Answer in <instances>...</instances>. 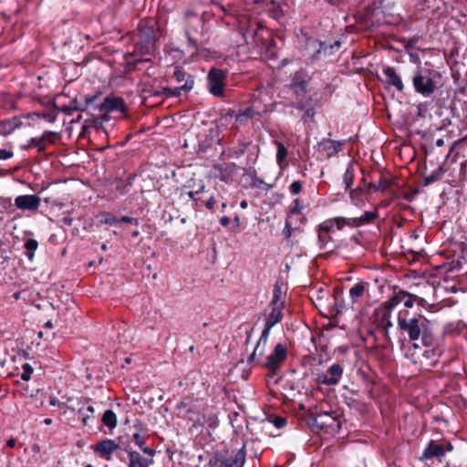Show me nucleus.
Returning <instances> with one entry per match:
<instances>
[{
  "label": "nucleus",
  "instance_id": "obj_59",
  "mask_svg": "<svg viewBox=\"0 0 467 467\" xmlns=\"http://www.w3.org/2000/svg\"><path fill=\"white\" fill-rule=\"evenodd\" d=\"M230 223V219L229 217L227 216H223L221 219H220V223L223 225V226H227Z\"/></svg>",
  "mask_w": 467,
  "mask_h": 467
},
{
  "label": "nucleus",
  "instance_id": "obj_62",
  "mask_svg": "<svg viewBox=\"0 0 467 467\" xmlns=\"http://www.w3.org/2000/svg\"><path fill=\"white\" fill-rule=\"evenodd\" d=\"M62 221L65 224L71 225L73 219L71 217L67 216V217H64Z\"/></svg>",
  "mask_w": 467,
  "mask_h": 467
},
{
  "label": "nucleus",
  "instance_id": "obj_32",
  "mask_svg": "<svg viewBox=\"0 0 467 467\" xmlns=\"http://www.w3.org/2000/svg\"><path fill=\"white\" fill-rule=\"evenodd\" d=\"M275 144L277 146L276 161L279 166H282L287 157V149L282 142L276 141Z\"/></svg>",
  "mask_w": 467,
  "mask_h": 467
},
{
  "label": "nucleus",
  "instance_id": "obj_18",
  "mask_svg": "<svg viewBox=\"0 0 467 467\" xmlns=\"http://www.w3.org/2000/svg\"><path fill=\"white\" fill-rule=\"evenodd\" d=\"M307 84L306 76L302 70H299L292 76L289 87L295 94L303 97L307 91Z\"/></svg>",
  "mask_w": 467,
  "mask_h": 467
},
{
  "label": "nucleus",
  "instance_id": "obj_34",
  "mask_svg": "<svg viewBox=\"0 0 467 467\" xmlns=\"http://www.w3.org/2000/svg\"><path fill=\"white\" fill-rule=\"evenodd\" d=\"M443 174V167L440 166L436 171L425 178V184H431L439 181Z\"/></svg>",
  "mask_w": 467,
  "mask_h": 467
},
{
  "label": "nucleus",
  "instance_id": "obj_36",
  "mask_svg": "<svg viewBox=\"0 0 467 467\" xmlns=\"http://www.w3.org/2000/svg\"><path fill=\"white\" fill-rule=\"evenodd\" d=\"M295 224H296V223L294 222V220H291V218H286L285 219V228L283 230V234L285 235V237L287 240L291 238L292 233L296 229V227H294Z\"/></svg>",
  "mask_w": 467,
  "mask_h": 467
},
{
  "label": "nucleus",
  "instance_id": "obj_16",
  "mask_svg": "<svg viewBox=\"0 0 467 467\" xmlns=\"http://www.w3.org/2000/svg\"><path fill=\"white\" fill-rule=\"evenodd\" d=\"M445 455V447L434 440H431L424 449L420 461L432 460L434 458H442Z\"/></svg>",
  "mask_w": 467,
  "mask_h": 467
},
{
  "label": "nucleus",
  "instance_id": "obj_56",
  "mask_svg": "<svg viewBox=\"0 0 467 467\" xmlns=\"http://www.w3.org/2000/svg\"><path fill=\"white\" fill-rule=\"evenodd\" d=\"M328 4L332 5H341L348 2V0H326Z\"/></svg>",
  "mask_w": 467,
  "mask_h": 467
},
{
  "label": "nucleus",
  "instance_id": "obj_17",
  "mask_svg": "<svg viewBox=\"0 0 467 467\" xmlns=\"http://www.w3.org/2000/svg\"><path fill=\"white\" fill-rule=\"evenodd\" d=\"M119 449V446L115 441L106 439L95 445L94 451L98 453L101 458L109 461L111 459V454Z\"/></svg>",
  "mask_w": 467,
  "mask_h": 467
},
{
  "label": "nucleus",
  "instance_id": "obj_12",
  "mask_svg": "<svg viewBox=\"0 0 467 467\" xmlns=\"http://www.w3.org/2000/svg\"><path fill=\"white\" fill-rule=\"evenodd\" d=\"M285 306L269 305L265 310V327L263 331L270 334L271 328L283 319V309Z\"/></svg>",
  "mask_w": 467,
  "mask_h": 467
},
{
  "label": "nucleus",
  "instance_id": "obj_46",
  "mask_svg": "<svg viewBox=\"0 0 467 467\" xmlns=\"http://www.w3.org/2000/svg\"><path fill=\"white\" fill-rule=\"evenodd\" d=\"M14 156V152L12 150H7L5 149H0V160H8Z\"/></svg>",
  "mask_w": 467,
  "mask_h": 467
},
{
  "label": "nucleus",
  "instance_id": "obj_37",
  "mask_svg": "<svg viewBox=\"0 0 467 467\" xmlns=\"http://www.w3.org/2000/svg\"><path fill=\"white\" fill-rule=\"evenodd\" d=\"M258 114L259 113L254 111L252 108H247L236 116V120L241 121L244 118L251 119Z\"/></svg>",
  "mask_w": 467,
  "mask_h": 467
},
{
  "label": "nucleus",
  "instance_id": "obj_43",
  "mask_svg": "<svg viewBox=\"0 0 467 467\" xmlns=\"http://www.w3.org/2000/svg\"><path fill=\"white\" fill-rule=\"evenodd\" d=\"M416 298H417V296L412 295L408 292V296H406V298L404 300V306L407 308H411L414 306V302H415Z\"/></svg>",
  "mask_w": 467,
  "mask_h": 467
},
{
  "label": "nucleus",
  "instance_id": "obj_33",
  "mask_svg": "<svg viewBox=\"0 0 467 467\" xmlns=\"http://www.w3.org/2000/svg\"><path fill=\"white\" fill-rule=\"evenodd\" d=\"M173 78L177 82L184 81V83L187 81V78H193L192 75L188 74L182 67L179 66L174 68Z\"/></svg>",
  "mask_w": 467,
  "mask_h": 467
},
{
  "label": "nucleus",
  "instance_id": "obj_8",
  "mask_svg": "<svg viewBox=\"0 0 467 467\" xmlns=\"http://www.w3.org/2000/svg\"><path fill=\"white\" fill-rule=\"evenodd\" d=\"M271 33L265 27L256 24V27L250 28L244 33V37L247 44H254V46L265 48L268 46Z\"/></svg>",
  "mask_w": 467,
  "mask_h": 467
},
{
  "label": "nucleus",
  "instance_id": "obj_14",
  "mask_svg": "<svg viewBox=\"0 0 467 467\" xmlns=\"http://www.w3.org/2000/svg\"><path fill=\"white\" fill-rule=\"evenodd\" d=\"M40 202L41 199L35 194L19 195L15 199V205L23 211H36Z\"/></svg>",
  "mask_w": 467,
  "mask_h": 467
},
{
  "label": "nucleus",
  "instance_id": "obj_51",
  "mask_svg": "<svg viewBox=\"0 0 467 467\" xmlns=\"http://www.w3.org/2000/svg\"><path fill=\"white\" fill-rule=\"evenodd\" d=\"M57 109L67 115H71L73 113V110L71 109V106L69 105H64V106H61L59 108H57Z\"/></svg>",
  "mask_w": 467,
  "mask_h": 467
},
{
  "label": "nucleus",
  "instance_id": "obj_49",
  "mask_svg": "<svg viewBox=\"0 0 467 467\" xmlns=\"http://www.w3.org/2000/svg\"><path fill=\"white\" fill-rule=\"evenodd\" d=\"M104 223H107V224H109V225H114V224H117L119 223V219L113 215H110L109 214L105 220H104Z\"/></svg>",
  "mask_w": 467,
  "mask_h": 467
},
{
  "label": "nucleus",
  "instance_id": "obj_21",
  "mask_svg": "<svg viewBox=\"0 0 467 467\" xmlns=\"http://www.w3.org/2000/svg\"><path fill=\"white\" fill-rule=\"evenodd\" d=\"M127 451L129 457L128 467H150L153 463L152 459H145L136 451Z\"/></svg>",
  "mask_w": 467,
  "mask_h": 467
},
{
  "label": "nucleus",
  "instance_id": "obj_50",
  "mask_svg": "<svg viewBox=\"0 0 467 467\" xmlns=\"http://www.w3.org/2000/svg\"><path fill=\"white\" fill-rule=\"evenodd\" d=\"M145 454L153 457L156 453L155 450L150 447L145 446V444L142 446V448H140Z\"/></svg>",
  "mask_w": 467,
  "mask_h": 467
},
{
  "label": "nucleus",
  "instance_id": "obj_30",
  "mask_svg": "<svg viewBox=\"0 0 467 467\" xmlns=\"http://www.w3.org/2000/svg\"><path fill=\"white\" fill-rule=\"evenodd\" d=\"M24 247L25 249L26 250V256L27 258L32 261L34 259V252L37 249L38 247V243L36 240L35 239H27L26 242H25V244H24Z\"/></svg>",
  "mask_w": 467,
  "mask_h": 467
},
{
  "label": "nucleus",
  "instance_id": "obj_19",
  "mask_svg": "<svg viewBox=\"0 0 467 467\" xmlns=\"http://www.w3.org/2000/svg\"><path fill=\"white\" fill-rule=\"evenodd\" d=\"M194 86L193 78H187V81L176 88H163L161 92L156 93V95L161 94L166 98H178L181 96L182 92L188 93L190 92Z\"/></svg>",
  "mask_w": 467,
  "mask_h": 467
},
{
  "label": "nucleus",
  "instance_id": "obj_31",
  "mask_svg": "<svg viewBox=\"0 0 467 467\" xmlns=\"http://www.w3.org/2000/svg\"><path fill=\"white\" fill-rule=\"evenodd\" d=\"M391 183H392V182L390 180L380 179L378 184L370 182L368 185V189L373 190L374 192L380 191V192H384L389 189V187L391 185Z\"/></svg>",
  "mask_w": 467,
  "mask_h": 467
},
{
  "label": "nucleus",
  "instance_id": "obj_40",
  "mask_svg": "<svg viewBox=\"0 0 467 467\" xmlns=\"http://www.w3.org/2000/svg\"><path fill=\"white\" fill-rule=\"evenodd\" d=\"M147 437L148 436L146 435H141L139 432H135L132 435V441L139 448H142V446L145 444Z\"/></svg>",
  "mask_w": 467,
  "mask_h": 467
},
{
  "label": "nucleus",
  "instance_id": "obj_7",
  "mask_svg": "<svg viewBox=\"0 0 467 467\" xmlns=\"http://www.w3.org/2000/svg\"><path fill=\"white\" fill-rule=\"evenodd\" d=\"M311 420L313 427L325 431L327 433L336 432L340 428V421L337 420V416H334L329 412H312Z\"/></svg>",
  "mask_w": 467,
  "mask_h": 467
},
{
  "label": "nucleus",
  "instance_id": "obj_42",
  "mask_svg": "<svg viewBox=\"0 0 467 467\" xmlns=\"http://www.w3.org/2000/svg\"><path fill=\"white\" fill-rule=\"evenodd\" d=\"M245 150H246V146L245 145L240 147L237 150H232L231 149V150H229L228 155L230 157H232V158H238V157H240L241 155H243L244 153Z\"/></svg>",
  "mask_w": 467,
  "mask_h": 467
},
{
  "label": "nucleus",
  "instance_id": "obj_6",
  "mask_svg": "<svg viewBox=\"0 0 467 467\" xmlns=\"http://www.w3.org/2000/svg\"><path fill=\"white\" fill-rule=\"evenodd\" d=\"M245 446L244 445L234 454L225 456L215 453L209 461L210 467H243L245 462Z\"/></svg>",
  "mask_w": 467,
  "mask_h": 467
},
{
  "label": "nucleus",
  "instance_id": "obj_15",
  "mask_svg": "<svg viewBox=\"0 0 467 467\" xmlns=\"http://www.w3.org/2000/svg\"><path fill=\"white\" fill-rule=\"evenodd\" d=\"M270 334H267L266 331H262V334L254 348L252 354L248 357L247 362L249 364H261V358L264 356L267 340Z\"/></svg>",
  "mask_w": 467,
  "mask_h": 467
},
{
  "label": "nucleus",
  "instance_id": "obj_3",
  "mask_svg": "<svg viewBox=\"0 0 467 467\" xmlns=\"http://www.w3.org/2000/svg\"><path fill=\"white\" fill-rule=\"evenodd\" d=\"M438 75L433 69L417 67L411 79L415 91L423 97L431 96L437 88L435 77Z\"/></svg>",
  "mask_w": 467,
  "mask_h": 467
},
{
  "label": "nucleus",
  "instance_id": "obj_1",
  "mask_svg": "<svg viewBox=\"0 0 467 467\" xmlns=\"http://www.w3.org/2000/svg\"><path fill=\"white\" fill-rule=\"evenodd\" d=\"M397 326L401 334L406 335L410 341L419 339L425 347H433L435 337L431 322L420 314H411L409 310H401L398 314Z\"/></svg>",
  "mask_w": 467,
  "mask_h": 467
},
{
  "label": "nucleus",
  "instance_id": "obj_38",
  "mask_svg": "<svg viewBox=\"0 0 467 467\" xmlns=\"http://www.w3.org/2000/svg\"><path fill=\"white\" fill-rule=\"evenodd\" d=\"M33 373V368L26 363L22 366V373H21V379L25 381H27L30 379L31 378V375Z\"/></svg>",
  "mask_w": 467,
  "mask_h": 467
},
{
  "label": "nucleus",
  "instance_id": "obj_2",
  "mask_svg": "<svg viewBox=\"0 0 467 467\" xmlns=\"http://www.w3.org/2000/svg\"><path fill=\"white\" fill-rule=\"evenodd\" d=\"M185 35L188 40V52L192 55L196 54L200 46L206 42L204 22L202 17L192 13L187 15Z\"/></svg>",
  "mask_w": 467,
  "mask_h": 467
},
{
  "label": "nucleus",
  "instance_id": "obj_26",
  "mask_svg": "<svg viewBox=\"0 0 467 467\" xmlns=\"http://www.w3.org/2000/svg\"><path fill=\"white\" fill-rule=\"evenodd\" d=\"M320 146L322 147V150H324L328 157L337 154L342 148V144L339 141L331 140L323 141Z\"/></svg>",
  "mask_w": 467,
  "mask_h": 467
},
{
  "label": "nucleus",
  "instance_id": "obj_4",
  "mask_svg": "<svg viewBox=\"0 0 467 467\" xmlns=\"http://www.w3.org/2000/svg\"><path fill=\"white\" fill-rule=\"evenodd\" d=\"M156 48V33L152 25L141 21L138 26L135 53L151 55Z\"/></svg>",
  "mask_w": 467,
  "mask_h": 467
},
{
  "label": "nucleus",
  "instance_id": "obj_61",
  "mask_svg": "<svg viewBox=\"0 0 467 467\" xmlns=\"http://www.w3.org/2000/svg\"><path fill=\"white\" fill-rule=\"evenodd\" d=\"M69 106H71V109H72L73 112H74V111H77V110H79V107H78V105L77 100H73V101L69 104Z\"/></svg>",
  "mask_w": 467,
  "mask_h": 467
},
{
  "label": "nucleus",
  "instance_id": "obj_47",
  "mask_svg": "<svg viewBox=\"0 0 467 467\" xmlns=\"http://www.w3.org/2000/svg\"><path fill=\"white\" fill-rule=\"evenodd\" d=\"M188 195V197L190 199H192L194 202V207H197L199 205V198L197 197V195L199 194V191H195V192H188L186 193Z\"/></svg>",
  "mask_w": 467,
  "mask_h": 467
},
{
  "label": "nucleus",
  "instance_id": "obj_24",
  "mask_svg": "<svg viewBox=\"0 0 467 467\" xmlns=\"http://www.w3.org/2000/svg\"><path fill=\"white\" fill-rule=\"evenodd\" d=\"M378 217H379V213H378L377 209H375L374 211L365 212L361 216L353 218V220H355V222H354L355 228H358V227H360L363 225H367V224H370Z\"/></svg>",
  "mask_w": 467,
  "mask_h": 467
},
{
  "label": "nucleus",
  "instance_id": "obj_45",
  "mask_svg": "<svg viewBox=\"0 0 467 467\" xmlns=\"http://www.w3.org/2000/svg\"><path fill=\"white\" fill-rule=\"evenodd\" d=\"M399 305L398 302H396L395 298L393 296H391L388 301L384 302L383 306H384V308L388 309V310H392L395 306H397Z\"/></svg>",
  "mask_w": 467,
  "mask_h": 467
},
{
  "label": "nucleus",
  "instance_id": "obj_57",
  "mask_svg": "<svg viewBox=\"0 0 467 467\" xmlns=\"http://www.w3.org/2000/svg\"><path fill=\"white\" fill-rule=\"evenodd\" d=\"M133 222H134V219L132 217H130V216H127V215H124L120 219H119V223H131Z\"/></svg>",
  "mask_w": 467,
  "mask_h": 467
},
{
  "label": "nucleus",
  "instance_id": "obj_20",
  "mask_svg": "<svg viewBox=\"0 0 467 467\" xmlns=\"http://www.w3.org/2000/svg\"><path fill=\"white\" fill-rule=\"evenodd\" d=\"M383 74L386 77L385 83L388 86L394 87L400 92L404 90V84L401 80V78L393 67H385L383 68Z\"/></svg>",
  "mask_w": 467,
  "mask_h": 467
},
{
  "label": "nucleus",
  "instance_id": "obj_52",
  "mask_svg": "<svg viewBox=\"0 0 467 467\" xmlns=\"http://www.w3.org/2000/svg\"><path fill=\"white\" fill-rule=\"evenodd\" d=\"M263 183H264V181L254 175L253 178V182L251 183V186L253 188H257V187H260Z\"/></svg>",
  "mask_w": 467,
  "mask_h": 467
},
{
  "label": "nucleus",
  "instance_id": "obj_55",
  "mask_svg": "<svg viewBox=\"0 0 467 467\" xmlns=\"http://www.w3.org/2000/svg\"><path fill=\"white\" fill-rule=\"evenodd\" d=\"M294 222L296 223V224L294 225V227L296 228V225H300V224H303L305 223L306 222V218L304 216H302L301 214L299 216H295L294 217Z\"/></svg>",
  "mask_w": 467,
  "mask_h": 467
},
{
  "label": "nucleus",
  "instance_id": "obj_60",
  "mask_svg": "<svg viewBox=\"0 0 467 467\" xmlns=\"http://www.w3.org/2000/svg\"><path fill=\"white\" fill-rule=\"evenodd\" d=\"M49 404H50L51 406H57V405H58V404H59V400H58L56 397L51 396V397L49 398Z\"/></svg>",
  "mask_w": 467,
  "mask_h": 467
},
{
  "label": "nucleus",
  "instance_id": "obj_48",
  "mask_svg": "<svg viewBox=\"0 0 467 467\" xmlns=\"http://www.w3.org/2000/svg\"><path fill=\"white\" fill-rule=\"evenodd\" d=\"M285 423L286 420L282 417H276L274 420V425L278 429L283 428L285 425Z\"/></svg>",
  "mask_w": 467,
  "mask_h": 467
},
{
  "label": "nucleus",
  "instance_id": "obj_10",
  "mask_svg": "<svg viewBox=\"0 0 467 467\" xmlns=\"http://www.w3.org/2000/svg\"><path fill=\"white\" fill-rule=\"evenodd\" d=\"M329 223L323 222L317 226V244L321 250L332 252L336 249L337 245L331 236L332 229L329 227Z\"/></svg>",
  "mask_w": 467,
  "mask_h": 467
},
{
  "label": "nucleus",
  "instance_id": "obj_23",
  "mask_svg": "<svg viewBox=\"0 0 467 467\" xmlns=\"http://www.w3.org/2000/svg\"><path fill=\"white\" fill-rule=\"evenodd\" d=\"M326 223H330L329 227L333 229L336 227L337 230H342L345 226H348L351 228H355V220L353 218H346V217H334L325 221Z\"/></svg>",
  "mask_w": 467,
  "mask_h": 467
},
{
  "label": "nucleus",
  "instance_id": "obj_41",
  "mask_svg": "<svg viewBox=\"0 0 467 467\" xmlns=\"http://www.w3.org/2000/svg\"><path fill=\"white\" fill-rule=\"evenodd\" d=\"M302 191V183L300 181H294L289 186V192L292 195H296Z\"/></svg>",
  "mask_w": 467,
  "mask_h": 467
},
{
  "label": "nucleus",
  "instance_id": "obj_13",
  "mask_svg": "<svg viewBox=\"0 0 467 467\" xmlns=\"http://www.w3.org/2000/svg\"><path fill=\"white\" fill-rule=\"evenodd\" d=\"M98 109L103 112H113V111H120L122 113H126L127 107L124 100L114 95L107 96L103 102L98 106Z\"/></svg>",
  "mask_w": 467,
  "mask_h": 467
},
{
  "label": "nucleus",
  "instance_id": "obj_25",
  "mask_svg": "<svg viewBox=\"0 0 467 467\" xmlns=\"http://www.w3.org/2000/svg\"><path fill=\"white\" fill-rule=\"evenodd\" d=\"M285 291L283 290V285L275 283L273 290V298L270 304L274 306H285Z\"/></svg>",
  "mask_w": 467,
  "mask_h": 467
},
{
  "label": "nucleus",
  "instance_id": "obj_39",
  "mask_svg": "<svg viewBox=\"0 0 467 467\" xmlns=\"http://www.w3.org/2000/svg\"><path fill=\"white\" fill-rule=\"evenodd\" d=\"M35 115L38 118H42L48 122H55L57 119V113L55 111H47L43 113H35Z\"/></svg>",
  "mask_w": 467,
  "mask_h": 467
},
{
  "label": "nucleus",
  "instance_id": "obj_5",
  "mask_svg": "<svg viewBox=\"0 0 467 467\" xmlns=\"http://www.w3.org/2000/svg\"><path fill=\"white\" fill-rule=\"evenodd\" d=\"M286 346L277 343L261 365L268 370V376H275L287 358Z\"/></svg>",
  "mask_w": 467,
  "mask_h": 467
},
{
  "label": "nucleus",
  "instance_id": "obj_54",
  "mask_svg": "<svg viewBox=\"0 0 467 467\" xmlns=\"http://www.w3.org/2000/svg\"><path fill=\"white\" fill-rule=\"evenodd\" d=\"M390 317L391 311L385 308L381 316V323L387 321L388 319H390Z\"/></svg>",
  "mask_w": 467,
  "mask_h": 467
},
{
  "label": "nucleus",
  "instance_id": "obj_53",
  "mask_svg": "<svg viewBox=\"0 0 467 467\" xmlns=\"http://www.w3.org/2000/svg\"><path fill=\"white\" fill-rule=\"evenodd\" d=\"M216 203V200L214 199V197H210L206 202H205V206L207 209L209 210H213V207H214V204Z\"/></svg>",
  "mask_w": 467,
  "mask_h": 467
},
{
  "label": "nucleus",
  "instance_id": "obj_29",
  "mask_svg": "<svg viewBox=\"0 0 467 467\" xmlns=\"http://www.w3.org/2000/svg\"><path fill=\"white\" fill-rule=\"evenodd\" d=\"M303 210L304 205L300 202L299 199H295L289 208L286 218H291V220H294V217L299 216Z\"/></svg>",
  "mask_w": 467,
  "mask_h": 467
},
{
  "label": "nucleus",
  "instance_id": "obj_44",
  "mask_svg": "<svg viewBox=\"0 0 467 467\" xmlns=\"http://www.w3.org/2000/svg\"><path fill=\"white\" fill-rule=\"evenodd\" d=\"M407 296H408L407 291L399 290L398 292H396L394 294L393 297L395 298L396 302H398L400 304V302L405 300Z\"/></svg>",
  "mask_w": 467,
  "mask_h": 467
},
{
  "label": "nucleus",
  "instance_id": "obj_11",
  "mask_svg": "<svg viewBox=\"0 0 467 467\" xmlns=\"http://www.w3.org/2000/svg\"><path fill=\"white\" fill-rule=\"evenodd\" d=\"M343 374V368L341 365L335 363L329 367L326 373L317 375V381L319 384L327 386L337 385Z\"/></svg>",
  "mask_w": 467,
  "mask_h": 467
},
{
  "label": "nucleus",
  "instance_id": "obj_35",
  "mask_svg": "<svg viewBox=\"0 0 467 467\" xmlns=\"http://www.w3.org/2000/svg\"><path fill=\"white\" fill-rule=\"evenodd\" d=\"M343 182L345 184V189L348 190L350 188L354 182V171L352 167H348L343 176Z\"/></svg>",
  "mask_w": 467,
  "mask_h": 467
},
{
  "label": "nucleus",
  "instance_id": "obj_28",
  "mask_svg": "<svg viewBox=\"0 0 467 467\" xmlns=\"http://www.w3.org/2000/svg\"><path fill=\"white\" fill-rule=\"evenodd\" d=\"M102 422L109 429H113L117 425V416L111 410H107L102 416Z\"/></svg>",
  "mask_w": 467,
  "mask_h": 467
},
{
  "label": "nucleus",
  "instance_id": "obj_58",
  "mask_svg": "<svg viewBox=\"0 0 467 467\" xmlns=\"http://www.w3.org/2000/svg\"><path fill=\"white\" fill-rule=\"evenodd\" d=\"M382 326L385 327V330H386V336H388V331H389V328L393 326L392 322L390 319H388L387 321L385 322H382L381 323Z\"/></svg>",
  "mask_w": 467,
  "mask_h": 467
},
{
  "label": "nucleus",
  "instance_id": "obj_22",
  "mask_svg": "<svg viewBox=\"0 0 467 467\" xmlns=\"http://www.w3.org/2000/svg\"><path fill=\"white\" fill-rule=\"evenodd\" d=\"M369 284L365 281H358L349 289V296L352 303H357L368 292Z\"/></svg>",
  "mask_w": 467,
  "mask_h": 467
},
{
  "label": "nucleus",
  "instance_id": "obj_64",
  "mask_svg": "<svg viewBox=\"0 0 467 467\" xmlns=\"http://www.w3.org/2000/svg\"><path fill=\"white\" fill-rule=\"evenodd\" d=\"M435 143L437 147H442L444 145V140L443 139H438Z\"/></svg>",
  "mask_w": 467,
  "mask_h": 467
},
{
  "label": "nucleus",
  "instance_id": "obj_63",
  "mask_svg": "<svg viewBox=\"0 0 467 467\" xmlns=\"http://www.w3.org/2000/svg\"><path fill=\"white\" fill-rule=\"evenodd\" d=\"M292 107H294L297 109H304V104L302 102L293 103Z\"/></svg>",
  "mask_w": 467,
  "mask_h": 467
},
{
  "label": "nucleus",
  "instance_id": "obj_9",
  "mask_svg": "<svg viewBox=\"0 0 467 467\" xmlns=\"http://www.w3.org/2000/svg\"><path fill=\"white\" fill-rule=\"evenodd\" d=\"M225 75L223 70L213 67L210 69L208 79V89L211 94L216 97H223L224 90Z\"/></svg>",
  "mask_w": 467,
  "mask_h": 467
},
{
  "label": "nucleus",
  "instance_id": "obj_27",
  "mask_svg": "<svg viewBox=\"0 0 467 467\" xmlns=\"http://www.w3.org/2000/svg\"><path fill=\"white\" fill-rule=\"evenodd\" d=\"M55 135L56 134L54 132H45L40 138H32L30 140V145L36 147L39 152L44 151L46 149L44 141L47 137Z\"/></svg>",
  "mask_w": 467,
  "mask_h": 467
}]
</instances>
